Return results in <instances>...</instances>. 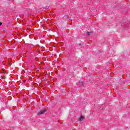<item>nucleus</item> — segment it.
<instances>
[{
  "label": "nucleus",
  "mask_w": 130,
  "mask_h": 130,
  "mask_svg": "<svg viewBox=\"0 0 130 130\" xmlns=\"http://www.w3.org/2000/svg\"><path fill=\"white\" fill-rule=\"evenodd\" d=\"M46 112V109H44L38 113V115H41V114H44L45 112Z\"/></svg>",
  "instance_id": "1"
},
{
  "label": "nucleus",
  "mask_w": 130,
  "mask_h": 130,
  "mask_svg": "<svg viewBox=\"0 0 130 130\" xmlns=\"http://www.w3.org/2000/svg\"><path fill=\"white\" fill-rule=\"evenodd\" d=\"M84 119H85V117H84V116L81 115L79 118V121H82V120H84Z\"/></svg>",
  "instance_id": "2"
},
{
  "label": "nucleus",
  "mask_w": 130,
  "mask_h": 130,
  "mask_svg": "<svg viewBox=\"0 0 130 130\" xmlns=\"http://www.w3.org/2000/svg\"><path fill=\"white\" fill-rule=\"evenodd\" d=\"M2 25H3V23L0 22V26H2Z\"/></svg>",
  "instance_id": "5"
},
{
  "label": "nucleus",
  "mask_w": 130,
  "mask_h": 130,
  "mask_svg": "<svg viewBox=\"0 0 130 130\" xmlns=\"http://www.w3.org/2000/svg\"><path fill=\"white\" fill-rule=\"evenodd\" d=\"M1 79H2V80H5V79H6V76H1Z\"/></svg>",
  "instance_id": "4"
},
{
  "label": "nucleus",
  "mask_w": 130,
  "mask_h": 130,
  "mask_svg": "<svg viewBox=\"0 0 130 130\" xmlns=\"http://www.w3.org/2000/svg\"><path fill=\"white\" fill-rule=\"evenodd\" d=\"M79 45H81V44H80Z\"/></svg>",
  "instance_id": "6"
},
{
  "label": "nucleus",
  "mask_w": 130,
  "mask_h": 130,
  "mask_svg": "<svg viewBox=\"0 0 130 130\" xmlns=\"http://www.w3.org/2000/svg\"><path fill=\"white\" fill-rule=\"evenodd\" d=\"M87 34L88 35V36H91V35H92V34H93L92 32H87Z\"/></svg>",
  "instance_id": "3"
}]
</instances>
